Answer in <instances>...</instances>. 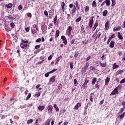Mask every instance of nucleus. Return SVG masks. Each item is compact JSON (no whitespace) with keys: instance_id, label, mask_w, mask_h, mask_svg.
I'll list each match as a JSON object with an SVG mask.
<instances>
[{"instance_id":"1","label":"nucleus","mask_w":125,"mask_h":125,"mask_svg":"<svg viewBox=\"0 0 125 125\" xmlns=\"http://www.w3.org/2000/svg\"><path fill=\"white\" fill-rule=\"evenodd\" d=\"M31 32L32 34H36L38 32V26L36 24H33L32 26Z\"/></svg>"},{"instance_id":"2","label":"nucleus","mask_w":125,"mask_h":125,"mask_svg":"<svg viewBox=\"0 0 125 125\" xmlns=\"http://www.w3.org/2000/svg\"><path fill=\"white\" fill-rule=\"evenodd\" d=\"M47 109L48 110V113L49 115H51L52 114V110H53V106L52 105H49Z\"/></svg>"},{"instance_id":"3","label":"nucleus","mask_w":125,"mask_h":125,"mask_svg":"<svg viewBox=\"0 0 125 125\" xmlns=\"http://www.w3.org/2000/svg\"><path fill=\"white\" fill-rule=\"evenodd\" d=\"M94 17H92L91 19H89L88 26L90 28H92V25H93V19Z\"/></svg>"},{"instance_id":"4","label":"nucleus","mask_w":125,"mask_h":125,"mask_svg":"<svg viewBox=\"0 0 125 125\" xmlns=\"http://www.w3.org/2000/svg\"><path fill=\"white\" fill-rule=\"evenodd\" d=\"M88 82H89L88 80L85 79L84 83L83 84V85H82V87L83 89H85V88H86V87H87L86 84L88 83Z\"/></svg>"},{"instance_id":"5","label":"nucleus","mask_w":125,"mask_h":125,"mask_svg":"<svg viewBox=\"0 0 125 125\" xmlns=\"http://www.w3.org/2000/svg\"><path fill=\"white\" fill-rule=\"evenodd\" d=\"M71 32H72V26H69L67 27V30H66L67 34L69 36H71Z\"/></svg>"},{"instance_id":"6","label":"nucleus","mask_w":125,"mask_h":125,"mask_svg":"<svg viewBox=\"0 0 125 125\" xmlns=\"http://www.w3.org/2000/svg\"><path fill=\"white\" fill-rule=\"evenodd\" d=\"M118 88H119V87L115 88L114 90L111 92L110 95H115V94H118Z\"/></svg>"},{"instance_id":"7","label":"nucleus","mask_w":125,"mask_h":125,"mask_svg":"<svg viewBox=\"0 0 125 125\" xmlns=\"http://www.w3.org/2000/svg\"><path fill=\"white\" fill-rule=\"evenodd\" d=\"M105 31H108L109 30V28L110 26L109 25V21H107L105 23Z\"/></svg>"},{"instance_id":"8","label":"nucleus","mask_w":125,"mask_h":125,"mask_svg":"<svg viewBox=\"0 0 125 125\" xmlns=\"http://www.w3.org/2000/svg\"><path fill=\"white\" fill-rule=\"evenodd\" d=\"M77 10V7H76V6H74L73 9L71 10V13L72 14V17L75 16V14H76L75 12Z\"/></svg>"},{"instance_id":"9","label":"nucleus","mask_w":125,"mask_h":125,"mask_svg":"<svg viewBox=\"0 0 125 125\" xmlns=\"http://www.w3.org/2000/svg\"><path fill=\"white\" fill-rule=\"evenodd\" d=\"M81 106H82V103H78L77 104L74 106V110H78L79 107H81Z\"/></svg>"},{"instance_id":"10","label":"nucleus","mask_w":125,"mask_h":125,"mask_svg":"<svg viewBox=\"0 0 125 125\" xmlns=\"http://www.w3.org/2000/svg\"><path fill=\"white\" fill-rule=\"evenodd\" d=\"M55 78H56V77H55V76H52L51 78H50L49 82L50 83H54V82H55Z\"/></svg>"},{"instance_id":"11","label":"nucleus","mask_w":125,"mask_h":125,"mask_svg":"<svg viewBox=\"0 0 125 125\" xmlns=\"http://www.w3.org/2000/svg\"><path fill=\"white\" fill-rule=\"evenodd\" d=\"M99 64L101 67H102L103 68H105L107 66V64H106V62L102 63L100 61Z\"/></svg>"},{"instance_id":"12","label":"nucleus","mask_w":125,"mask_h":125,"mask_svg":"<svg viewBox=\"0 0 125 125\" xmlns=\"http://www.w3.org/2000/svg\"><path fill=\"white\" fill-rule=\"evenodd\" d=\"M109 82H110V78L107 77L105 80V85H108Z\"/></svg>"},{"instance_id":"13","label":"nucleus","mask_w":125,"mask_h":125,"mask_svg":"<svg viewBox=\"0 0 125 125\" xmlns=\"http://www.w3.org/2000/svg\"><path fill=\"white\" fill-rule=\"evenodd\" d=\"M109 46L110 47H111V48H113V47H114V46H115V42L112 41L110 43H109Z\"/></svg>"},{"instance_id":"14","label":"nucleus","mask_w":125,"mask_h":125,"mask_svg":"<svg viewBox=\"0 0 125 125\" xmlns=\"http://www.w3.org/2000/svg\"><path fill=\"white\" fill-rule=\"evenodd\" d=\"M84 11L85 13H87V12L89 11V6L87 5L84 7Z\"/></svg>"},{"instance_id":"15","label":"nucleus","mask_w":125,"mask_h":125,"mask_svg":"<svg viewBox=\"0 0 125 125\" xmlns=\"http://www.w3.org/2000/svg\"><path fill=\"white\" fill-rule=\"evenodd\" d=\"M65 5H66L65 2H62L61 4V6L62 7V11H65Z\"/></svg>"},{"instance_id":"16","label":"nucleus","mask_w":125,"mask_h":125,"mask_svg":"<svg viewBox=\"0 0 125 125\" xmlns=\"http://www.w3.org/2000/svg\"><path fill=\"white\" fill-rule=\"evenodd\" d=\"M100 36H101V33L97 32V35L95 38V41H96V40H97V39H99V38H100Z\"/></svg>"},{"instance_id":"17","label":"nucleus","mask_w":125,"mask_h":125,"mask_svg":"<svg viewBox=\"0 0 125 125\" xmlns=\"http://www.w3.org/2000/svg\"><path fill=\"white\" fill-rule=\"evenodd\" d=\"M125 116V112H123L121 115L118 116V118L120 119H124Z\"/></svg>"},{"instance_id":"18","label":"nucleus","mask_w":125,"mask_h":125,"mask_svg":"<svg viewBox=\"0 0 125 125\" xmlns=\"http://www.w3.org/2000/svg\"><path fill=\"white\" fill-rule=\"evenodd\" d=\"M104 1L105 2L106 6H110V4H111V2L110 1V0H105Z\"/></svg>"},{"instance_id":"19","label":"nucleus","mask_w":125,"mask_h":125,"mask_svg":"<svg viewBox=\"0 0 125 125\" xmlns=\"http://www.w3.org/2000/svg\"><path fill=\"white\" fill-rule=\"evenodd\" d=\"M117 68H119V65H117L116 63H114L112 66L113 70H115V69H117Z\"/></svg>"},{"instance_id":"20","label":"nucleus","mask_w":125,"mask_h":125,"mask_svg":"<svg viewBox=\"0 0 125 125\" xmlns=\"http://www.w3.org/2000/svg\"><path fill=\"white\" fill-rule=\"evenodd\" d=\"M44 108H45L44 106L41 105L38 107V109L39 111H42V110H44Z\"/></svg>"},{"instance_id":"21","label":"nucleus","mask_w":125,"mask_h":125,"mask_svg":"<svg viewBox=\"0 0 125 125\" xmlns=\"http://www.w3.org/2000/svg\"><path fill=\"white\" fill-rule=\"evenodd\" d=\"M54 108L56 111V112H59V108H58V106L57 104H54Z\"/></svg>"},{"instance_id":"22","label":"nucleus","mask_w":125,"mask_h":125,"mask_svg":"<svg viewBox=\"0 0 125 125\" xmlns=\"http://www.w3.org/2000/svg\"><path fill=\"white\" fill-rule=\"evenodd\" d=\"M96 81H97V78H94L92 80V84L93 85L94 84H95V83H96Z\"/></svg>"},{"instance_id":"23","label":"nucleus","mask_w":125,"mask_h":125,"mask_svg":"<svg viewBox=\"0 0 125 125\" xmlns=\"http://www.w3.org/2000/svg\"><path fill=\"white\" fill-rule=\"evenodd\" d=\"M92 6V7H96L97 6V4L96 3V1L95 0L93 1Z\"/></svg>"},{"instance_id":"24","label":"nucleus","mask_w":125,"mask_h":125,"mask_svg":"<svg viewBox=\"0 0 125 125\" xmlns=\"http://www.w3.org/2000/svg\"><path fill=\"white\" fill-rule=\"evenodd\" d=\"M28 46V44H24V43H21V48H24V47H27Z\"/></svg>"},{"instance_id":"25","label":"nucleus","mask_w":125,"mask_h":125,"mask_svg":"<svg viewBox=\"0 0 125 125\" xmlns=\"http://www.w3.org/2000/svg\"><path fill=\"white\" fill-rule=\"evenodd\" d=\"M123 73H124L123 70H119L116 72V75H120L121 74H123Z\"/></svg>"},{"instance_id":"26","label":"nucleus","mask_w":125,"mask_h":125,"mask_svg":"<svg viewBox=\"0 0 125 125\" xmlns=\"http://www.w3.org/2000/svg\"><path fill=\"white\" fill-rule=\"evenodd\" d=\"M107 14H108V11L107 10H104L103 12V16H107Z\"/></svg>"},{"instance_id":"27","label":"nucleus","mask_w":125,"mask_h":125,"mask_svg":"<svg viewBox=\"0 0 125 125\" xmlns=\"http://www.w3.org/2000/svg\"><path fill=\"white\" fill-rule=\"evenodd\" d=\"M50 122H51V119L47 120L46 122L45 123V125H50Z\"/></svg>"},{"instance_id":"28","label":"nucleus","mask_w":125,"mask_h":125,"mask_svg":"<svg viewBox=\"0 0 125 125\" xmlns=\"http://www.w3.org/2000/svg\"><path fill=\"white\" fill-rule=\"evenodd\" d=\"M60 34V31L59 30H57L56 32L55 38H58Z\"/></svg>"},{"instance_id":"29","label":"nucleus","mask_w":125,"mask_h":125,"mask_svg":"<svg viewBox=\"0 0 125 125\" xmlns=\"http://www.w3.org/2000/svg\"><path fill=\"white\" fill-rule=\"evenodd\" d=\"M118 37L120 40H124V38L123 37V36L121 35V33L120 32H118Z\"/></svg>"},{"instance_id":"30","label":"nucleus","mask_w":125,"mask_h":125,"mask_svg":"<svg viewBox=\"0 0 125 125\" xmlns=\"http://www.w3.org/2000/svg\"><path fill=\"white\" fill-rule=\"evenodd\" d=\"M5 6L7 8H11L12 7V3H9L8 4H6Z\"/></svg>"},{"instance_id":"31","label":"nucleus","mask_w":125,"mask_h":125,"mask_svg":"<svg viewBox=\"0 0 125 125\" xmlns=\"http://www.w3.org/2000/svg\"><path fill=\"white\" fill-rule=\"evenodd\" d=\"M56 62L55 63V65L58 64L59 63V61H60V56L58 57L56 60Z\"/></svg>"},{"instance_id":"32","label":"nucleus","mask_w":125,"mask_h":125,"mask_svg":"<svg viewBox=\"0 0 125 125\" xmlns=\"http://www.w3.org/2000/svg\"><path fill=\"white\" fill-rule=\"evenodd\" d=\"M74 84L75 86H77V85H78V84H79V83L78 82V80H77V79L74 80Z\"/></svg>"},{"instance_id":"33","label":"nucleus","mask_w":125,"mask_h":125,"mask_svg":"<svg viewBox=\"0 0 125 125\" xmlns=\"http://www.w3.org/2000/svg\"><path fill=\"white\" fill-rule=\"evenodd\" d=\"M120 30H121V27L120 26H118L117 28H114L113 32H116V31H120Z\"/></svg>"},{"instance_id":"34","label":"nucleus","mask_w":125,"mask_h":125,"mask_svg":"<svg viewBox=\"0 0 125 125\" xmlns=\"http://www.w3.org/2000/svg\"><path fill=\"white\" fill-rule=\"evenodd\" d=\"M34 120L33 119H29L27 121V125H30V124H32V123H33Z\"/></svg>"},{"instance_id":"35","label":"nucleus","mask_w":125,"mask_h":125,"mask_svg":"<svg viewBox=\"0 0 125 125\" xmlns=\"http://www.w3.org/2000/svg\"><path fill=\"white\" fill-rule=\"evenodd\" d=\"M32 95V94L29 93L28 96L26 97L25 100H29L30 98H31V96Z\"/></svg>"},{"instance_id":"36","label":"nucleus","mask_w":125,"mask_h":125,"mask_svg":"<svg viewBox=\"0 0 125 125\" xmlns=\"http://www.w3.org/2000/svg\"><path fill=\"white\" fill-rule=\"evenodd\" d=\"M8 19H9L10 20H14V17H12L11 15H9L7 17Z\"/></svg>"},{"instance_id":"37","label":"nucleus","mask_w":125,"mask_h":125,"mask_svg":"<svg viewBox=\"0 0 125 125\" xmlns=\"http://www.w3.org/2000/svg\"><path fill=\"white\" fill-rule=\"evenodd\" d=\"M111 1H112L111 6H115V5H116V1H115V0H111Z\"/></svg>"},{"instance_id":"38","label":"nucleus","mask_w":125,"mask_h":125,"mask_svg":"<svg viewBox=\"0 0 125 125\" xmlns=\"http://www.w3.org/2000/svg\"><path fill=\"white\" fill-rule=\"evenodd\" d=\"M53 27V24L50 23L48 25V29L50 30V29H51Z\"/></svg>"},{"instance_id":"39","label":"nucleus","mask_w":125,"mask_h":125,"mask_svg":"<svg viewBox=\"0 0 125 125\" xmlns=\"http://www.w3.org/2000/svg\"><path fill=\"white\" fill-rule=\"evenodd\" d=\"M82 20V17H80L79 18H78L76 20V22H80V21H81Z\"/></svg>"},{"instance_id":"40","label":"nucleus","mask_w":125,"mask_h":125,"mask_svg":"<svg viewBox=\"0 0 125 125\" xmlns=\"http://www.w3.org/2000/svg\"><path fill=\"white\" fill-rule=\"evenodd\" d=\"M57 70V69H54L53 70H52V71L49 72V74H53V73H54V72H56V71Z\"/></svg>"},{"instance_id":"41","label":"nucleus","mask_w":125,"mask_h":125,"mask_svg":"<svg viewBox=\"0 0 125 125\" xmlns=\"http://www.w3.org/2000/svg\"><path fill=\"white\" fill-rule=\"evenodd\" d=\"M70 68L71 69H72L73 68H74V64L73 63V62H70Z\"/></svg>"},{"instance_id":"42","label":"nucleus","mask_w":125,"mask_h":125,"mask_svg":"<svg viewBox=\"0 0 125 125\" xmlns=\"http://www.w3.org/2000/svg\"><path fill=\"white\" fill-rule=\"evenodd\" d=\"M90 70L91 71H95V67L94 66H90Z\"/></svg>"},{"instance_id":"43","label":"nucleus","mask_w":125,"mask_h":125,"mask_svg":"<svg viewBox=\"0 0 125 125\" xmlns=\"http://www.w3.org/2000/svg\"><path fill=\"white\" fill-rule=\"evenodd\" d=\"M21 42H22L23 43H28V42H29V41H28V40H21Z\"/></svg>"},{"instance_id":"44","label":"nucleus","mask_w":125,"mask_h":125,"mask_svg":"<svg viewBox=\"0 0 125 125\" xmlns=\"http://www.w3.org/2000/svg\"><path fill=\"white\" fill-rule=\"evenodd\" d=\"M58 89L59 90L62 89V85L61 84H60L58 85Z\"/></svg>"},{"instance_id":"45","label":"nucleus","mask_w":125,"mask_h":125,"mask_svg":"<svg viewBox=\"0 0 125 125\" xmlns=\"http://www.w3.org/2000/svg\"><path fill=\"white\" fill-rule=\"evenodd\" d=\"M19 10H21V9L23 8V7L22 6V5H20L18 7Z\"/></svg>"},{"instance_id":"46","label":"nucleus","mask_w":125,"mask_h":125,"mask_svg":"<svg viewBox=\"0 0 125 125\" xmlns=\"http://www.w3.org/2000/svg\"><path fill=\"white\" fill-rule=\"evenodd\" d=\"M44 14L45 15V16H48V13L47 12V11H44Z\"/></svg>"},{"instance_id":"47","label":"nucleus","mask_w":125,"mask_h":125,"mask_svg":"<svg viewBox=\"0 0 125 125\" xmlns=\"http://www.w3.org/2000/svg\"><path fill=\"white\" fill-rule=\"evenodd\" d=\"M79 54H80V53L79 52H77L75 55H74V57H77L79 56Z\"/></svg>"},{"instance_id":"48","label":"nucleus","mask_w":125,"mask_h":125,"mask_svg":"<svg viewBox=\"0 0 125 125\" xmlns=\"http://www.w3.org/2000/svg\"><path fill=\"white\" fill-rule=\"evenodd\" d=\"M63 42L65 44V45H66L67 43V39H64V40H63Z\"/></svg>"},{"instance_id":"49","label":"nucleus","mask_w":125,"mask_h":125,"mask_svg":"<svg viewBox=\"0 0 125 125\" xmlns=\"http://www.w3.org/2000/svg\"><path fill=\"white\" fill-rule=\"evenodd\" d=\"M40 47H41V45H37L35 46V48L36 49H39V48H40Z\"/></svg>"},{"instance_id":"50","label":"nucleus","mask_w":125,"mask_h":125,"mask_svg":"<svg viewBox=\"0 0 125 125\" xmlns=\"http://www.w3.org/2000/svg\"><path fill=\"white\" fill-rule=\"evenodd\" d=\"M95 87L96 88H97V89H99V87H100V86L98 85V83H96L95 84Z\"/></svg>"},{"instance_id":"51","label":"nucleus","mask_w":125,"mask_h":125,"mask_svg":"<svg viewBox=\"0 0 125 125\" xmlns=\"http://www.w3.org/2000/svg\"><path fill=\"white\" fill-rule=\"evenodd\" d=\"M10 26L12 28H14V27H15V24H14V23H11Z\"/></svg>"},{"instance_id":"52","label":"nucleus","mask_w":125,"mask_h":125,"mask_svg":"<svg viewBox=\"0 0 125 125\" xmlns=\"http://www.w3.org/2000/svg\"><path fill=\"white\" fill-rule=\"evenodd\" d=\"M49 72H47V73H45V77L46 78H48V77L49 76Z\"/></svg>"},{"instance_id":"53","label":"nucleus","mask_w":125,"mask_h":125,"mask_svg":"<svg viewBox=\"0 0 125 125\" xmlns=\"http://www.w3.org/2000/svg\"><path fill=\"white\" fill-rule=\"evenodd\" d=\"M125 79L124 78L120 81V83H125Z\"/></svg>"},{"instance_id":"54","label":"nucleus","mask_w":125,"mask_h":125,"mask_svg":"<svg viewBox=\"0 0 125 125\" xmlns=\"http://www.w3.org/2000/svg\"><path fill=\"white\" fill-rule=\"evenodd\" d=\"M90 58H91V56H89L88 57H87V58L86 59V61H88L89 60H90Z\"/></svg>"},{"instance_id":"55","label":"nucleus","mask_w":125,"mask_h":125,"mask_svg":"<svg viewBox=\"0 0 125 125\" xmlns=\"http://www.w3.org/2000/svg\"><path fill=\"white\" fill-rule=\"evenodd\" d=\"M41 41H42V39L41 38H39L36 41V42H40Z\"/></svg>"},{"instance_id":"56","label":"nucleus","mask_w":125,"mask_h":125,"mask_svg":"<svg viewBox=\"0 0 125 125\" xmlns=\"http://www.w3.org/2000/svg\"><path fill=\"white\" fill-rule=\"evenodd\" d=\"M124 110H125V108L122 107V108L120 109L119 113H123V112H124Z\"/></svg>"},{"instance_id":"57","label":"nucleus","mask_w":125,"mask_h":125,"mask_svg":"<svg viewBox=\"0 0 125 125\" xmlns=\"http://www.w3.org/2000/svg\"><path fill=\"white\" fill-rule=\"evenodd\" d=\"M74 42H75V39H73L70 41V43H71V44H74Z\"/></svg>"},{"instance_id":"58","label":"nucleus","mask_w":125,"mask_h":125,"mask_svg":"<svg viewBox=\"0 0 125 125\" xmlns=\"http://www.w3.org/2000/svg\"><path fill=\"white\" fill-rule=\"evenodd\" d=\"M51 59H52V55H51L48 57V60L50 61Z\"/></svg>"},{"instance_id":"59","label":"nucleus","mask_w":125,"mask_h":125,"mask_svg":"<svg viewBox=\"0 0 125 125\" xmlns=\"http://www.w3.org/2000/svg\"><path fill=\"white\" fill-rule=\"evenodd\" d=\"M25 31H26L27 32H29V31H30V27H25Z\"/></svg>"},{"instance_id":"60","label":"nucleus","mask_w":125,"mask_h":125,"mask_svg":"<svg viewBox=\"0 0 125 125\" xmlns=\"http://www.w3.org/2000/svg\"><path fill=\"white\" fill-rule=\"evenodd\" d=\"M122 106H124L123 108H124V109H125V102H122Z\"/></svg>"},{"instance_id":"61","label":"nucleus","mask_w":125,"mask_h":125,"mask_svg":"<svg viewBox=\"0 0 125 125\" xmlns=\"http://www.w3.org/2000/svg\"><path fill=\"white\" fill-rule=\"evenodd\" d=\"M40 51H41V49H39L38 50H36L34 52V53H39V52H40Z\"/></svg>"},{"instance_id":"62","label":"nucleus","mask_w":125,"mask_h":125,"mask_svg":"<svg viewBox=\"0 0 125 125\" xmlns=\"http://www.w3.org/2000/svg\"><path fill=\"white\" fill-rule=\"evenodd\" d=\"M61 39H62V41H63L64 40H66V37L65 36H62Z\"/></svg>"},{"instance_id":"63","label":"nucleus","mask_w":125,"mask_h":125,"mask_svg":"<svg viewBox=\"0 0 125 125\" xmlns=\"http://www.w3.org/2000/svg\"><path fill=\"white\" fill-rule=\"evenodd\" d=\"M89 64H88V63H86V65L85 66V69H87V68H88V66Z\"/></svg>"},{"instance_id":"64","label":"nucleus","mask_w":125,"mask_h":125,"mask_svg":"<svg viewBox=\"0 0 125 125\" xmlns=\"http://www.w3.org/2000/svg\"><path fill=\"white\" fill-rule=\"evenodd\" d=\"M57 18H58L57 15L55 16L54 19H53V21H57Z\"/></svg>"}]
</instances>
